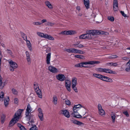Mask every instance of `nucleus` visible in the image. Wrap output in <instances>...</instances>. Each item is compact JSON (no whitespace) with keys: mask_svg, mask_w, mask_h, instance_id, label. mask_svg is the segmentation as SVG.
<instances>
[{"mask_svg":"<svg viewBox=\"0 0 130 130\" xmlns=\"http://www.w3.org/2000/svg\"><path fill=\"white\" fill-rule=\"evenodd\" d=\"M24 110L23 109H21L18 110L14 116L13 118L10 121L9 126H12L18 122L21 116V113Z\"/></svg>","mask_w":130,"mask_h":130,"instance_id":"obj_1","label":"nucleus"},{"mask_svg":"<svg viewBox=\"0 0 130 130\" xmlns=\"http://www.w3.org/2000/svg\"><path fill=\"white\" fill-rule=\"evenodd\" d=\"M100 61H89L87 62H82L80 63L76 64L75 65V67H79L81 68L83 67L88 68V66H86L85 65L88 64L93 65L95 64H99L100 63Z\"/></svg>","mask_w":130,"mask_h":130,"instance_id":"obj_2","label":"nucleus"},{"mask_svg":"<svg viewBox=\"0 0 130 130\" xmlns=\"http://www.w3.org/2000/svg\"><path fill=\"white\" fill-rule=\"evenodd\" d=\"M86 33H88L89 35L90 36V39H91L92 38V36H95L97 35L101 34H104V32L103 31L101 30H87Z\"/></svg>","mask_w":130,"mask_h":130,"instance_id":"obj_3","label":"nucleus"},{"mask_svg":"<svg viewBox=\"0 0 130 130\" xmlns=\"http://www.w3.org/2000/svg\"><path fill=\"white\" fill-rule=\"evenodd\" d=\"M8 62L10 67V71H14V69L18 68V66L17 64L15 62L13 61L12 60L9 61Z\"/></svg>","mask_w":130,"mask_h":130,"instance_id":"obj_4","label":"nucleus"},{"mask_svg":"<svg viewBox=\"0 0 130 130\" xmlns=\"http://www.w3.org/2000/svg\"><path fill=\"white\" fill-rule=\"evenodd\" d=\"M97 71L101 72H105L107 73L115 74L114 71L109 69H106L101 68H97Z\"/></svg>","mask_w":130,"mask_h":130,"instance_id":"obj_5","label":"nucleus"},{"mask_svg":"<svg viewBox=\"0 0 130 130\" xmlns=\"http://www.w3.org/2000/svg\"><path fill=\"white\" fill-rule=\"evenodd\" d=\"M32 111V109L31 107L30 104L27 105L26 111L25 113V115L27 117L29 116V114Z\"/></svg>","mask_w":130,"mask_h":130,"instance_id":"obj_6","label":"nucleus"},{"mask_svg":"<svg viewBox=\"0 0 130 130\" xmlns=\"http://www.w3.org/2000/svg\"><path fill=\"white\" fill-rule=\"evenodd\" d=\"M76 33L75 31L73 30H69L68 31H62L61 34L62 35H72Z\"/></svg>","mask_w":130,"mask_h":130,"instance_id":"obj_7","label":"nucleus"},{"mask_svg":"<svg viewBox=\"0 0 130 130\" xmlns=\"http://www.w3.org/2000/svg\"><path fill=\"white\" fill-rule=\"evenodd\" d=\"M38 116L39 118L41 121L43 120L44 119L43 114L41 109L39 108L38 109Z\"/></svg>","mask_w":130,"mask_h":130,"instance_id":"obj_8","label":"nucleus"},{"mask_svg":"<svg viewBox=\"0 0 130 130\" xmlns=\"http://www.w3.org/2000/svg\"><path fill=\"white\" fill-rule=\"evenodd\" d=\"M60 113L62 115L67 118H69L70 117L69 112L67 110H61L60 111Z\"/></svg>","mask_w":130,"mask_h":130,"instance_id":"obj_9","label":"nucleus"},{"mask_svg":"<svg viewBox=\"0 0 130 130\" xmlns=\"http://www.w3.org/2000/svg\"><path fill=\"white\" fill-rule=\"evenodd\" d=\"M98 108L99 110V114L101 115H104L105 113V112L104 110L102 109V106L100 103L98 104Z\"/></svg>","mask_w":130,"mask_h":130,"instance_id":"obj_10","label":"nucleus"},{"mask_svg":"<svg viewBox=\"0 0 130 130\" xmlns=\"http://www.w3.org/2000/svg\"><path fill=\"white\" fill-rule=\"evenodd\" d=\"M48 70L51 72L53 73H56L58 72V70H57L55 67L51 66H49L48 68Z\"/></svg>","mask_w":130,"mask_h":130,"instance_id":"obj_11","label":"nucleus"},{"mask_svg":"<svg viewBox=\"0 0 130 130\" xmlns=\"http://www.w3.org/2000/svg\"><path fill=\"white\" fill-rule=\"evenodd\" d=\"M56 78L60 81H63L66 79L64 75L62 74H59L56 76Z\"/></svg>","mask_w":130,"mask_h":130,"instance_id":"obj_12","label":"nucleus"},{"mask_svg":"<svg viewBox=\"0 0 130 130\" xmlns=\"http://www.w3.org/2000/svg\"><path fill=\"white\" fill-rule=\"evenodd\" d=\"M77 50L75 48H72L66 49L65 51L69 53H72L77 54Z\"/></svg>","mask_w":130,"mask_h":130,"instance_id":"obj_13","label":"nucleus"},{"mask_svg":"<svg viewBox=\"0 0 130 130\" xmlns=\"http://www.w3.org/2000/svg\"><path fill=\"white\" fill-rule=\"evenodd\" d=\"M113 8L114 11H118V7L117 0H113Z\"/></svg>","mask_w":130,"mask_h":130,"instance_id":"obj_14","label":"nucleus"},{"mask_svg":"<svg viewBox=\"0 0 130 130\" xmlns=\"http://www.w3.org/2000/svg\"><path fill=\"white\" fill-rule=\"evenodd\" d=\"M71 86V82L69 80H66L65 86L67 90L70 92L71 91L70 87Z\"/></svg>","mask_w":130,"mask_h":130,"instance_id":"obj_15","label":"nucleus"},{"mask_svg":"<svg viewBox=\"0 0 130 130\" xmlns=\"http://www.w3.org/2000/svg\"><path fill=\"white\" fill-rule=\"evenodd\" d=\"M90 36L88 34V33H86V34L82 35L79 36V38L80 39H90Z\"/></svg>","mask_w":130,"mask_h":130,"instance_id":"obj_16","label":"nucleus"},{"mask_svg":"<svg viewBox=\"0 0 130 130\" xmlns=\"http://www.w3.org/2000/svg\"><path fill=\"white\" fill-rule=\"evenodd\" d=\"M42 38L51 40H54V38L52 36L50 35H49L46 34H43Z\"/></svg>","mask_w":130,"mask_h":130,"instance_id":"obj_17","label":"nucleus"},{"mask_svg":"<svg viewBox=\"0 0 130 130\" xmlns=\"http://www.w3.org/2000/svg\"><path fill=\"white\" fill-rule=\"evenodd\" d=\"M101 79L106 82H112V80L109 77H107L106 76L102 75V78H101Z\"/></svg>","mask_w":130,"mask_h":130,"instance_id":"obj_18","label":"nucleus"},{"mask_svg":"<svg viewBox=\"0 0 130 130\" xmlns=\"http://www.w3.org/2000/svg\"><path fill=\"white\" fill-rule=\"evenodd\" d=\"M25 53L26 56V59L27 60L28 64L29 65L31 63V60L29 53L28 52L26 51Z\"/></svg>","mask_w":130,"mask_h":130,"instance_id":"obj_19","label":"nucleus"},{"mask_svg":"<svg viewBox=\"0 0 130 130\" xmlns=\"http://www.w3.org/2000/svg\"><path fill=\"white\" fill-rule=\"evenodd\" d=\"M36 93L38 96V97L40 98H42V92L41 90L39 89L35 90Z\"/></svg>","mask_w":130,"mask_h":130,"instance_id":"obj_20","label":"nucleus"},{"mask_svg":"<svg viewBox=\"0 0 130 130\" xmlns=\"http://www.w3.org/2000/svg\"><path fill=\"white\" fill-rule=\"evenodd\" d=\"M84 4L86 9H88L90 8V2L89 0H84Z\"/></svg>","mask_w":130,"mask_h":130,"instance_id":"obj_21","label":"nucleus"},{"mask_svg":"<svg viewBox=\"0 0 130 130\" xmlns=\"http://www.w3.org/2000/svg\"><path fill=\"white\" fill-rule=\"evenodd\" d=\"M9 96H7L4 99V105L6 107H7L9 104Z\"/></svg>","mask_w":130,"mask_h":130,"instance_id":"obj_22","label":"nucleus"},{"mask_svg":"<svg viewBox=\"0 0 130 130\" xmlns=\"http://www.w3.org/2000/svg\"><path fill=\"white\" fill-rule=\"evenodd\" d=\"M51 58V53H48L47 55L46 62L47 64H50V61Z\"/></svg>","mask_w":130,"mask_h":130,"instance_id":"obj_23","label":"nucleus"},{"mask_svg":"<svg viewBox=\"0 0 130 130\" xmlns=\"http://www.w3.org/2000/svg\"><path fill=\"white\" fill-rule=\"evenodd\" d=\"M73 116L77 118H81L82 117L79 114V113L77 112H74L72 113Z\"/></svg>","mask_w":130,"mask_h":130,"instance_id":"obj_24","label":"nucleus"},{"mask_svg":"<svg viewBox=\"0 0 130 130\" xmlns=\"http://www.w3.org/2000/svg\"><path fill=\"white\" fill-rule=\"evenodd\" d=\"M26 41V42L27 45L30 51H32V47L31 46V45L30 41L28 40H27Z\"/></svg>","mask_w":130,"mask_h":130,"instance_id":"obj_25","label":"nucleus"},{"mask_svg":"<svg viewBox=\"0 0 130 130\" xmlns=\"http://www.w3.org/2000/svg\"><path fill=\"white\" fill-rule=\"evenodd\" d=\"M77 78L76 77H74L72 79V86L73 87L74 86H76L77 84Z\"/></svg>","mask_w":130,"mask_h":130,"instance_id":"obj_26","label":"nucleus"},{"mask_svg":"<svg viewBox=\"0 0 130 130\" xmlns=\"http://www.w3.org/2000/svg\"><path fill=\"white\" fill-rule=\"evenodd\" d=\"M71 121L73 123L78 125H81L83 123L77 121L76 120H71Z\"/></svg>","mask_w":130,"mask_h":130,"instance_id":"obj_27","label":"nucleus"},{"mask_svg":"<svg viewBox=\"0 0 130 130\" xmlns=\"http://www.w3.org/2000/svg\"><path fill=\"white\" fill-rule=\"evenodd\" d=\"M3 78L1 75L0 74V87L2 89L5 85V82L3 83V85H2L3 82H2Z\"/></svg>","mask_w":130,"mask_h":130,"instance_id":"obj_28","label":"nucleus"},{"mask_svg":"<svg viewBox=\"0 0 130 130\" xmlns=\"http://www.w3.org/2000/svg\"><path fill=\"white\" fill-rule=\"evenodd\" d=\"M111 116L112 119V122L113 123H114L115 122L116 117L115 113L112 112L111 114Z\"/></svg>","mask_w":130,"mask_h":130,"instance_id":"obj_29","label":"nucleus"},{"mask_svg":"<svg viewBox=\"0 0 130 130\" xmlns=\"http://www.w3.org/2000/svg\"><path fill=\"white\" fill-rule=\"evenodd\" d=\"M45 4L49 8L52 9L53 8V6L51 3L48 1H46L45 2Z\"/></svg>","mask_w":130,"mask_h":130,"instance_id":"obj_30","label":"nucleus"},{"mask_svg":"<svg viewBox=\"0 0 130 130\" xmlns=\"http://www.w3.org/2000/svg\"><path fill=\"white\" fill-rule=\"evenodd\" d=\"M34 88L35 90H36L39 89L38 84L36 82H35L34 84Z\"/></svg>","mask_w":130,"mask_h":130,"instance_id":"obj_31","label":"nucleus"},{"mask_svg":"<svg viewBox=\"0 0 130 130\" xmlns=\"http://www.w3.org/2000/svg\"><path fill=\"white\" fill-rule=\"evenodd\" d=\"M53 102L55 104H56L57 102V98L56 95H54L53 98Z\"/></svg>","mask_w":130,"mask_h":130,"instance_id":"obj_32","label":"nucleus"},{"mask_svg":"<svg viewBox=\"0 0 130 130\" xmlns=\"http://www.w3.org/2000/svg\"><path fill=\"white\" fill-rule=\"evenodd\" d=\"M21 34L22 38L24 40L26 41L27 40V36L26 34L22 32H21Z\"/></svg>","mask_w":130,"mask_h":130,"instance_id":"obj_33","label":"nucleus"},{"mask_svg":"<svg viewBox=\"0 0 130 130\" xmlns=\"http://www.w3.org/2000/svg\"><path fill=\"white\" fill-rule=\"evenodd\" d=\"M73 45L76 47L83 48L84 46V45L80 43L78 44H74Z\"/></svg>","mask_w":130,"mask_h":130,"instance_id":"obj_34","label":"nucleus"},{"mask_svg":"<svg viewBox=\"0 0 130 130\" xmlns=\"http://www.w3.org/2000/svg\"><path fill=\"white\" fill-rule=\"evenodd\" d=\"M93 75L98 78L101 79V78H102V75L97 73H94L93 74Z\"/></svg>","mask_w":130,"mask_h":130,"instance_id":"obj_35","label":"nucleus"},{"mask_svg":"<svg viewBox=\"0 0 130 130\" xmlns=\"http://www.w3.org/2000/svg\"><path fill=\"white\" fill-rule=\"evenodd\" d=\"M4 95V93L2 91H1L0 92V100L3 101V98Z\"/></svg>","mask_w":130,"mask_h":130,"instance_id":"obj_36","label":"nucleus"},{"mask_svg":"<svg viewBox=\"0 0 130 130\" xmlns=\"http://www.w3.org/2000/svg\"><path fill=\"white\" fill-rule=\"evenodd\" d=\"M77 106H74L73 108V112H76L79 109L78 108V107H77Z\"/></svg>","mask_w":130,"mask_h":130,"instance_id":"obj_37","label":"nucleus"},{"mask_svg":"<svg viewBox=\"0 0 130 130\" xmlns=\"http://www.w3.org/2000/svg\"><path fill=\"white\" fill-rule=\"evenodd\" d=\"M74 57L80 59H83L84 56L82 55H76L74 56Z\"/></svg>","mask_w":130,"mask_h":130,"instance_id":"obj_38","label":"nucleus"},{"mask_svg":"<svg viewBox=\"0 0 130 130\" xmlns=\"http://www.w3.org/2000/svg\"><path fill=\"white\" fill-rule=\"evenodd\" d=\"M38 128L35 125H34L32 126L30 129V130H37Z\"/></svg>","mask_w":130,"mask_h":130,"instance_id":"obj_39","label":"nucleus"},{"mask_svg":"<svg viewBox=\"0 0 130 130\" xmlns=\"http://www.w3.org/2000/svg\"><path fill=\"white\" fill-rule=\"evenodd\" d=\"M32 24L36 26L40 25L42 24V23L39 22H34Z\"/></svg>","mask_w":130,"mask_h":130,"instance_id":"obj_40","label":"nucleus"},{"mask_svg":"<svg viewBox=\"0 0 130 130\" xmlns=\"http://www.w3.org/2000/svg\"><path fill=\"white\" fill-rule=\"evenodd\" d=\"M12 91L13 93L15 95H17L18 93V91L15 89L13 88L12 89Z\"/></svg>","mask_w":130,"mask_h":130,"instance_id":"obj_41","label":"nucleus"},{"mask_svg":"<svg viewBox=\"0 0 130 130\" xmlns=\"http://www.w3.org/2000/svg\"><path fill=\"white\" fill-rule=\"evenodd\" d=\"M118 56L116 55H112L110 56L109 57V59L116 58H117Z\"/></svg>","mask_w":130,"mask_h":130,"instance_id":"obj_42","label":"nucleus"},{"mask_svg":"<svg viewBox=\"0 0 130 130\" xmlns=\"http://www.w3.org/2000/svg\"><path fill=\"white\" fill-rule=\"evenodd\" d=\"M7 51V53L10 55L11 56H12V52L11 50L7 49L6 51Z\"/></svg>","mask_w":130,"mask_h":130,"instance_id":"obj_43","label":"nucleus"},{"mask_svg":"<svg viewBox=\"0 0 130 130\" xmlns=\"http://www.w3.org/2000/svg\"><path fill=\"white\" fill-rule=\"evenodd\" d=\"M2 52L0 50V71H1V64L2 58Z\"/></svg>","mask_w":130,"mask_h":130,"instance_id":"obj_44","label":"nucleus"},{"mask_svg":"<svg viewBox=\"0 0 130 130\" xmlns=\"http://www.w3.org/2000/svg\"><path fill=\"white\" fill-rule=\"evenodd\" d=\"M108 19L111 22H113L114 21V18L113 17L109 16L108 17Z\"/></svg>","mask_w":130,"mask_h":130,"instance_id":"obj_45","label":"nucleus"},{"mask_svg":"<svg viewBox=\"0 0 130 130\" xmlns=\"http://www.w3.org/2000/svg\"><path fill=\"white\" fill-rule=\"evenodd\" d=\"M85 53V52L83 51L77 50V54H84Z\"/></svg>","mask_w":130,"mask_h":130,"instance_id":"obj_46","label":"nucleus"},{"mask_svg":"<svg viewBox=\"0 0 130 130\" xmlns=\"http://www.w3.org/2000/svg\"><path fill=\"white\" fill-rule=\"evenodd\" d=\"M5 117L4 116H2L1 118V121L2 124H3L5 121Z\"/></svg>","mask_w":130,"mask_h":130,"instance_id":"obj_47","label":"nucleus"},{"mask_svg":"<svg viewBox=\"0 0 130 130\" xmlns=\"http://www.w3.org/2000/svg\"><path fill=\"white\" fill-rule=\"evenodd\" d=\"M65 102L66 105H70L71 102L69 100L67 99L66 100H65Z\"/></svg>","mask_w":130,"mask_h":130,"instance_id":"obj_48","label":"nucleus"},{"mask_svg":"<svg viewBox=\"0 0 130 130\" xmlns=\"http://www.w3.org/2000/svg\"><path fill=\"white\" fill-rule=\"evenodd\" d=\"M37 34L38 36L42 38L43 33L40 32H37Z\"/></svg>","mask_w":130,"mask_h":130,"instance_id":"obj_49","label":"nucleus"},{"mask_svg":"<svg viewBox=\"0 0 130 130\" xmlns=\"http://www.w3.org/2000/svg\"><path fill=\"white\" fill-rule=\"evenodd\" d=\"M76 86H74L73 87V86H72V87L73 89L74 90L75 92H77L78 90Z\"/></svg>","mask_w":130,"mask_h":130,"instance_id":"obj_50","label":"nucleus"},{"mask_svg":"<svg viewBox=\"0 0 130 130\" xmlns=\"http://www.w3.org/2000/svg\"><path fill=\"white\" fill-rule=\"evenodd\" d=\"M123 113L125 115H126V116L127 117H128V116H129V114L128 112L127 111H124L123 112Z\"/></svg>","mask_w":130,"mask_h":130,"instance_id":"obj_51","label":"nucleus"},{"mask_svg":"<svg viewBox=\"0 0 130 130\" xmlns=\"http://www.w3.org/2000/svg\"><path fill=\"white\" fill-rule=\"evenodd\" d=\"M120 13H121L122 15L124 17H127L126 15L125 14L124 11H120Z\"/></svg>","mask_w":130,"mask_h":130,"instance_id":"obj_52","label":"nucleus"},{"mask_svg":"<svg viewBox=\"0 0 130 130\" xmlns=\"http://www.w3.org/2000/svg\"><path fill=\"white\" fill-rule=\"evenodd\" d=\"M107 65L108 66H113V62H108L107 63Z\"/></svg>","mask_w":130,"mask_h":130,"instance_id":"obj_53","label":"nucleus"},{"mask_svg":"<svg viewBox=\"0 0 130 130\" xmlns=\"http://www.w3.org/2000/svg\"><path fill=\"white\" fill-rule=\"evenodd\" d=\"M129 65V68H126L125 69V71L127 72H129L130 70V64Z\"/></svg>","mask_w":130,"mask_h":130,"instance_id":"obj_54","label":"nucleus"},{"mask_svg":"<svg viewBox=\"0 0 130 130\" xmlns=\"http://www.w3.org/2000/svg\"><path fill=\"white\" fill-rule=\"evenodd\" d=\"M14 103L15 104H17L18 102V100L17 98H16L14 99Z\"/></svg>","mask_w":130,"mask_h":130,"instance_id":"obj_55","label":"nucleus"},{"mask_svg":"<svg viewBox=\"0 0 130 130\" xmlns=\"http://www.w3.org/2000/svg\"><path fill=\"white\" fill-rule=\"evenodd\" d=\"M17 125L19 127L20 129L21 128L22 126H23V125H22L21 124H20L19 123H17Z\"/></svg>","mask_w":130,"mask_h":130,"instance_id":"obj_56","label":"nucleus"},{"mask_svg":"<svg viewBox=\"0 0 130 130\" xmlns=\"http://www.w3.org/2000/svg\"><path fill=\"white\" fill-rule=\"evenodd\" d=\"M20 129V130H26L25 128L23 126H21V128Z\"/></svg>","mask_w":130,"mask_h":130,"instance_id":"obj_57","label":"nucleus"},{"mask_svg":"<svg viewBox=\"0 0 130 130\" xmlns=\"http://www.w3.org/2000/svg\"><path fill=\"white\" fill-rule=\"evenodd\" d=\"M128 58H127V57H124L122 58V59L125 60H128Z\"/></svg>","mask_w":130,"mask_h":130,"instance_id":"obj_58","label":"nucleus"},{"mask_svg":"<svg viewBox=\"0 0 130 130\" xmlns=\"http://www.w3.org/2000/svg\"><path fill=\"white\" fill-rule=\"evenodd\" d=\"M47 21V20H46V19H43V20H41V23H42V24L45 22H46Z\"/></svg>","mask_w":130,"mask_h":130,"instance_id":"obj_59","label":"nucleus"},{"mask_svg":"<svg viewBox=\"0 0 130 130\" xmlns=\"http://www.w3.org/2000/svg\"><path fill=\"white\" fill-rule=\"evenodd\" d=\"M48 23V25L51 26H52L54 25V23L51 22H49Z\"/></svg>","mask_w":130,"mask_h":130,"instance_id":"obj_60","label":"nucleus"},{"mask_svg":"<svg viewBox=\"0 0 130 130\" xmlns=\"http://www.w3.org/2000/svg\"><path fill=\"white\" fill-rule=\"evenodd\" d=\"M76 9L77 10H78L79 11H80V7L79 6H77L76 7Z\"/></svg>","mask_w":130,"mask_h":130,"instance_id":"obj_61","label":"nucleus"},{"mask_svg":"<svg viewBox=\"0 0 130 130\" xmlns=\"http://www.w3.org/2000/svg\"><path fill=\"white\" fill-rule=\"evenodd\" d=\"M1 45L3 47H5V44L3 43H1Z\"/></svg>","mask_w":130,"mask_h":130,"instance_id":"obj_62","label":"nucleus"},{"mask_svg":"<svg viewBox=\"0 0 130 130\" xmlns=\"http://www.w3.org/2000/svg\"><path fill=\"white\" fill-rule=\"evenodd\" d=\"M75 106H77V107H78V108L80 109L81 108V107H80V106H81V105L80 104H78L77 105H75Z\"/></svg>","mask_w":130,"mask_h":130,"instance_id":"obj_63","label":"nucleus"},{"mask_svg":"<svg viewBox=\"0 0 130 130\" xmlns=\"http://www.w3.org/2000/svg\"><path fill=\"white\" fill-rule=\"evenodd\" d=\"M113 66L116 67L117 66L118 64L117 63H113Z\"/></svg>","mask_w":130,"mask_h":130,"instance_id":"obj_64","label":"nucleus"}]
</instances>
